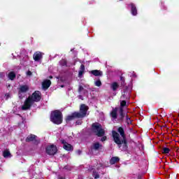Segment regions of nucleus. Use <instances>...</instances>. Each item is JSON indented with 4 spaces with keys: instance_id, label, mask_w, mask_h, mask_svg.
<instances>
[{
    "instance_id": "1",
    "label": "nucleus",
    "mask_w": 179,
    "mask_h": 179,
    "mask_svg": "<svg viewBox=\"0 0 179 179\" xmlns=\"http://www.w3.org/2000/svg\"><path fill=\"white\" fill-rule=\"evenodd\" d=\"M112 137L119 149L122 148L123 152L128 150V141H127V136L125 135L124 127H118L117 132L115 130L112 131Z\"/></svg>"
},
{
    "instance_id": "2",
    "label": "nucleus",
    "mask_w": 179,
    "mask_h": 179,
    "mask_svg": "<svg viewBox=\"0 0 179 179\" xmlns=\"http://www.w3.org/2000/svg\"><path fill=\"white\" fill-rule=\"evenodd\" d=\"M89 110V106L85 104H81L80 106V111H75L72 113L71 115H69L66 117V122H69V121H73V120H78L76 122V125H82L83 124V121H82L83 118H85L87 115V111Z\"/></svg>"
},
{
    "instance_id": "3",
    "label": "nucleus",
    "mask_w": 179,
    "mask_h": 179,
    "mask_svg": "<svg viewBox=\"0 0 179 179\" xmlns=\"http://www.w3.org/2000/svg\"><path fill=\"white\" fill-rule=\"evenodd\" d=\"M39 101H41V92L35 91L25 99L22 110L24 111L30 110L34 103H38Z\"/></svg>"
},
{
    "instance_id": "4",
    "label": "nucleus",
    "mask_w": 179,
    "mask_h": 179,
    "mask_svg": "<svg viewBox=\"0 0 179 179\" xmlns=\"http://www.w3.org/2000/svg\"><path fill=\"white\" fill-rule=\"evenodd\" d=\"M50 120L53 124H55L56 125H61L64 121L62 112L59 110H55L52 111Z\"/></svg>"
},
{
    "instance_id": "5",
    "label": "nucleus",
    "mask_w": 179,
    "mask_h": 179,
    "mask_svg": "<svg viewBox=\"0 0 179 179\" xmlns=\"http://www.w3.org/2000/svg\"><path fill=\"white\" fill-rule=\"evenodd\" d=\"M92 129L94 134H96V136H99V138H101V142H106L107 141V136H104L106 134V131L103 129V127L99 123H93L92 125Z\"/></svg>"
},
{
    "instance_id": "6",
    "label": "nucleus",
    "mask_w": 179,
    "mask_h": 179,
    "mask_svg": "<svg viewBox=\"0 0 179 179\" xmlns=\"http://www.w3.org/2000/svg\"><path fill=\"white\" fill-rule=\"evenodd\" d=\"M30 90V87L27 85H20L18 88V97L20 100L24 99V93H27Z\"/></svg>"
},
{
    "instance_id": "7",
    "label": "nucleus",
    "mask_w": 179,
    "mask_h": 179,
    "mask_svg": "<svg viewBox=\"0 0 179 179\" xmlns=\"http://www.w3.org/2000/svg\"><path fill=\"white\" fill-rule=\"evenodd\" d=\"M57 152H58V149L54 144L48 145L46 148V153L49 155V156H54V155L57 154Z\"/></svg>"
},
{
    "instance_id": "8",
    "label": "nucleus",
    "mask_w": 179,
    "mask_h": 179,
    "mask_svg": "<svg viewBox=\"0 0 179 179\" xmlns=\"http://www.w3.org/2000/svg\"><path fill=\"white\" fill-rule=\"evenodd\" d=\"M60 142L62 143L63 149H64V150H66L67 152H73V146L72 145L68 143V142L64 139L60 140Z\"/></svg>"
},
{
    "instance_id": "9",
    "label": "nucleus",
    "mask_w": 179,
    "mask_h": 179,
    "mask_svg": "<svg viewBox=\"0 0 179 179\" xmlns=\"http://www.w3.org/2000/svg\"><path fill=\"white\" fill-rule=\"evenodd\" d=\"M36 138H37V136L34 134H30L26 138L25 142H33L34 141L35 145H38L40 142L36 139Z\"/></svg>"
},
{
    "instance_id": "10",
    "label": "nucleus",
    "mask_w": 179,
    "mask_h": 179,
    "mask_svg": "<svg viewBox=\"0 0 179 179\" xmlns=\"http://www.w3.org/2000/svg\"><path fill=\"white\" fill-rule=\"evenodd\" d=\"M118 107L113 108L110 113V115L113 120H117L118 118Z\"/></svg>"
},
{
    "instance_id": "11",
    "label": "nucleus",
    "mask_w": 179,
    "mask_h": 179,
    "mask_svg": "<svg viewBox=\"0 0 179 179\" xmlns=\"http://www.w3.org/2000/svg\"><path fill=\"white\" fill-rule=\"evenodd\" d=\"M129 6H131V13L133 16H136L138 15V9L136 8V6L134 3H130Z\"/></svg>"
},
{
    "instance_id": "12",
    "label": "nucleus",
    "mask_w": 179,
    "mask_h": 179,
    "mask_svg": "<svg viewBox=\"0 0 179 179\" xmlns=\"http://www.w3.org/2000/svg\"><path fill=\"white\" fill-rule=\"evenodd\" d=\"M33 58L36 62H38L40 59H43V55L41 52H36L33 55Z\"/></svg>"
},
{
    "instance_id": "13",
    "label": "nucleus",
    "mask_w": 179,
    "mask_h": 179,
    "mask_svg": "<svg viewBox=\"0 0 179 179\" xmlns=\"http://www.w3.org/2000/svg\"><path fill=\"white\" fill-rule=\"evenodd\" d=\"M91 149L95 151L99 150L100 149H103V145L100 144L99 142L94 143L91 147Z\"/></svg>"
},
{
    "instance_id": "14",
    "label": "nucleus",
    "mask_w": 179,
    "mask_h": 179,
    "mask_svg": "<svg viewBox=\"0 0 179 179\" xmlns=\"http://www.w3.org/2000/svg\"><path fill=\"white\" fill-rule=\"evenodd\" d=\"M50 86H51V80H45L42 83V87L45 90H47Z\"/></svg>"
},
{
    "instance_id": "15",
    "label": "nucleus",
    "mask_w": 179,
    "mask_h": 179,
    "mask_svg": "<svg viewBox=\"0 0 179 179\" xmlns=\"http://www.w3.org/2000/svg\"><path fill=\"white\" fill-rule=\"evenodd\" d=\"M124 118H125V113H124V110L119 109V120L124 121Z\"/></svg>"
},
{
    "instance_id": "16",
    "label": "nucleus",
    "mask_w": 179,
    "mask_h": 179,
    "mask_svg": "<svg viewBox=\"0 0 179 179\" xmlns=\"http://www.w3.org/2000/svg\"><path fill=\"white\" fill-rule=\"evenodd\" d=\"M91 73L94 75V76H103V71L99 70H92L91 71Z\"/></svg>"
},
{
    "instance_id": "17",
    "label": "nucleus",
    "mask_w": 179,
    "mask_h": 179,
    "mask_svg": "<svg viewBox=\"0 0 179 179\" xmlns=\"http://www.w3.org/2000/svg\"><path fill=\"white\" fill-rule=\"evenodd\" d=\"M118 87H120V85H118V83L117 82H114L110 85V89L113 91V92H116V90L118 89Z\"/></svg>"
},
{
    "instance_id": "18",
    "label": "nucleus",
    "mask_w": 179,
    "mask_h": 179,
    "mask_svg": "<svg viewBox=\"0 0 179 179\" xmlns=\"http://www.w3.org/2000/svg\"><path fill=\"white\" fill-rule=\"evenodd\" d=\"M118 162H120V157H113L110 159L109 163L110 164H115V163H118Z\"/></svg>"
},
{
    "instance_id": "19",
    "label": "nucleus",
    "mask_w": 179,
    "mask_h": 179,
    "mask_svg": "<svg viewBox=\"0 0 179 179\" xmlns=\"http://www.w3.org/2000/svg\"><path fill=\"white\" fill-rule=\"evenodd\" d=\"M8 78L10 79V80H15L16 78V73H15L13 71H10L8 73Z\"/></svg>"
},
{
    "instance_id": "20",
    "label": "nucleus",
    "mask_w": 179,
    "mask_h": 179,
    "mask_svg": "<svg viewBox=\"0 0 179 179\" xmlns=\"http://www.w3.org/2000/svg\"><path fill=\"white\" fill-rule=\"evenodd\" d=\"M92 177H94V179L100 178V174H99V172L96 171L94 169H92Z\"/></svg>"
},
{
    "instance_id": "21",
    "label": "nucleus",
    "mask_w": 179,
    "mask_h": 179,
    "mask_svg": "<svg viewBox=\"0 0 179 179\" xmlns=\"http://www.w3.org/2000/svg\"><path fill=\"white\" fill-rule=\"evenodd\" d=\"M124 107H127V101H120V106L118 108L119 110H124Z\"/></svg>"
},
{
    "instance_id": "22",
    "label": "nucleus",
    "mask_w": 179,
    "mask_h": 179,
    "mask_svg": "<svg viewBox=\"0 0 179 179\" xmlns=\"http://www.w3.org/2000/svg\"><path fill=\"white\" fill-rule=\"evenodd\" d=\"M59 64L61 66H68V61L66 60V59H62V60H60Z\"/></svg>"
},
{
    "instance_id": "23",
    "label": "nucleus",
    "mask_w": 179,
    "mask_h": 179,
    "mask_svg": "<svg viewBox=\"0 0 179 179\" xmlns=\"http://www.w3.org/2000/svg\"><path fill=\"white\" fill-rule=\"evenodd\" d=\"M3 156L5 158L9 157L10 156V152L8 150H6L3 152Z\"/></svg>"
},
{
    "instance_id": "24",
    "label": "nucleus",
    "mask_w": 179,
    "mask_h": 179,
    "mask_svg": "<svg viewBox=\"0 0 179 179\" xmlns=\"http://www.w3.org/2000/svg\"><path fill=\"white\" fill-rule=\"evenodd\" d=\"M126 122L127 125H131L132 124V120H131V117H129L128 114L126 115Z\"/></svg>"
},
{
    "instance_id": "25",
    "label": "nucleus",
    "mask_w": 179,
    "mask_h": 179,
    "mask_svg": "<svg viewBox=\"0 0 179 179\" xmlns=\"http://www.w3.org/2000/svg\"><path fill=\"white\" fill-rule=\"evenodd\" d=\"M162 153H164V155H168V153H170V148H164Z\"/></svg>"
},
{
    "instance_id": "26",
    "label": "nucleus",
    "mask_w": 179,
    "mask_h": 179,
    "mask_svg": "<svg viewBox=\"0 0 179 179\" xmlns=\"http://www.w3.org/2000/svg\"><path fill=\"white\" fill-rule=\"evenodd\" d=\"M94 85L97 86V87H100V86H101V80H100V79L97 80L95 81Z\"/></svg>"
},
{
    "instance_id": "27",
    "label": "nucleus",
    "mask_w": 179,
    "mask_h": 179,
    "mask_svg": "<svg viewBox=\"0 0 179 179\" xmlns=\"http://www.w3.org/2000/svg\"><path fill=\"white\" fill-rule=\"evenodd\" d=\"M84 90L83 86L79 85L78 90V93L82 92V90Z\"/></svg>"
},
{
    "instance_id": "28",
    "label": "nucleus",
    "mask_w": 179,
    "mask_h": 179,
    "mask_svg": "<svg viewBox=\"0 0 179 179\" xmlns=\"http://www.w3.org/2000/svg\"><path fill=\"white\" fill-rule=\"evenodd\" d=\"M31 75H33V73L31 71L27 72V76H31Z\"/></svg>"
},
{
    "instance_id": "29",
    "label": "nucleus",
    "mask_w": 179,
    "mask_h": 179,
    "mask_svg": "<svg viewBox=\"0 0 179 179\" xmlns=\"http://www.w3.org/2000/svg\"><path fill=\"white\" fill-rule=\"evenodd\" d=\"M130 76H131V77H133V78H136V74L135 73L134 71H133V72L131 73V74H130Z\"/></svg>"
},
{
    "instance_id": "30",
    "label": "nucleus",
    "mask_w": 179,
    "mask_h": 179,
    "mask_svg": "<svg viewBox=\"0 0 179 179\" xmlns=\"http://www.w3.org/2000/svg\"><path fill=\"white\" fill-rule=\"evenodd\" d=\"M83 71H80L79 72H78V76H79V78H80V76H82V75H83Z\"/></svg>"
},
{
    "instance_id": "31",
    "label": "nucleus",
    "mask_w": 179,
    "mask_h": 179,
    "mask_svg": "<svg viewBox=\"0 0 179 179\" xmlns=\"http://www.w3.org/2000/svg\"><path fill=\"white\" fill-rule=\"evenodd\" d=\"M80 69H81V71H85V65L81 64L80 65Z\"/></svg>"
},
{
    "instance_id": "32",
    "label": "nucleus",
    "mask_w": 179,
    "mask_h": 179,
    "mask_svg": "<svg viewBox=\"0 0 179 179\" xmlns=\"http://www.w3.org/2000/svg\"><path fill=\"white\" fill-rule=\"evenodd\" d=\"M76 153H77V155H82V150H78L76 151Z\"/></svg>"
},
{
    "instance_id": "33",
    "label": "nucleus",
    "mask_w": 179,
    "mask_h": 179,
    "mask_svg": "<svg viewBox=\"0 0 179 179\" xmlns=\"http://www.w3.org/2000/svg\"><path fill=\"white\" fill-rule=\"evenodd\" d=\"M58 179H65V177L59 176Z\"/></svg>"
},
{
    "instance_id": "34",
    "label": "nucleus",
    "mask_w": 179,
    "mask_h": 179,
    "mask_svg": "<svg viewBox=\"0 0 179 179\" xmlns=\"http://www.w3.org/2000/svg\"><path fill=\"white\" fill-rule=\"evenodd\" d=\"M2 75H3V73H0V78H2Z\"/></svg>"
},
{
    "instance_id": "35",
    "label": "nucleus",
    "mask_w": 179,
    "mask_h": 179,
    "mask_svg": "<svg viewBox=\"0 0 179 179\" xmlns=\"http://www.w3.org/2000/svg\"><path fill=\"white\" fill-rule=\"evenodd\" d=\"M49 79H52V76H50Z\"/></svg>"
},
{
    "instance_id": "36",
    "label": "nucleus",
    "mask_w": 179,
    "mask_h": 179,
    "mask_svg": "<svg viewBox=\"0 0 179 179\" xmlns=\"http://www.w3.org/2000/svg\"><path fill=\"white\" fill-rule=\"evenodd\" d=\"M122 97H123L124 99H125V94H124L122 95Z\"/></svg>"
},
{
    "instance_id": "37",
    "label": "nucleus",
    "mask_w": 179,
    "mask_h": 179,
    "mask_svg": "<svg viewBox=\"0 0 179 179\" xmlns=\"http://www.w3.org/2000/svg\"><path fill=\"white\" fill-rule=\"evenodd\" d=\"M8 87H10V85H8Z\"/></svg>"
},
{
    "instance_id": "38",
    "label": "nucleus",
    "mask_w": 179,
    "mask_h": 179,
    "mask_svg": "<svg viewBox=\"0 0 179 179\" xmlns=\"http://www.w3.org/2000/svg\"><path fill=\"white\" fill-rule=\"evenodd\" d=\"M64 87V85H62V86H61V87Z\"/></svg>"
},
{
    "instance_id": "39",
    "label": "nucleus",
    "mask_w": 179,
    "mask_h": 179,
    "mask_svg": "<svg viewBox=\"0 0 179 179\" xmlns=\"http://www.w3.org/2000/svg\"><path fill=\"white\" fill-rule=\"evenodd\" d=\"M82 97V96H80V98Z\"/></svg>"
},
{
    "instance_id": "40",
    "label": "nucleus",
    "mask_w": 179,
    "mask_h": 179,
    "mask_svg": "<svg viewBox=\"0 0 179 179\" xmlns=\"http://www.w3.org/2000/svg\"><path fill=\"white\" fill-rule=\"evenodd\" d=\"M119 1H122V0H119Z\"/></svg>"
}]
</instances>
